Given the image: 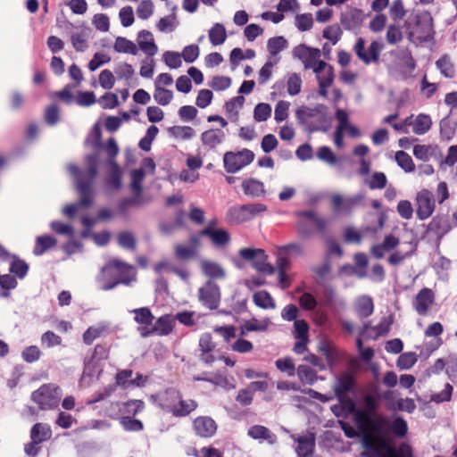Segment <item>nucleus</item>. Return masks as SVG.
<instances>
[{"mask_svg":"<svg viewBox=\"0 0 457 457\" xmlns=\"http://www.w3.org/2000/svg\"><path fill=\"white\" fill-rule=\"evenodd\" d=\"M10 263V272L17 276L19 278H23L29 270V265L15 255H12Z\"/></svg>","mask_w":457,"mask_h":457,"instance_id":"nucleus-46","label":"nucleus"},{"mask_svg":"<svg viewBox=\"0 0 457 457\" xmlns=\"http://www.w3.org/2000/svg\"><path fill=\"white\" fill-rule=\"evenodd\" d=\"M415 204L417 217L421 220L428 219L435 212V200L432 193L427 188H423L417 193Z\"/></svg>","mask_w":457,"mask_h":457,"instance_id":"nucleus-12","label":"nucleus"},{"mask_svg":"<svg viewBox=\"0 0 457 457\" xmlns=\"http://www.w3.org/2000/svg\"><path fill=\"white\" fill-rule=\"evenodd\" d=\"M208 86L212 91H226L232 86V78L227 75H213L208 81Z\"/></svg>","mask_w":457,"mask_h":457,"instance_id":"nucleus-37","label":"nucleus"},{"mask_svg":"<svg viewBox=\"0 0 457 457\" xmlns=\"http://www.w3.org/2000/svg\"><path fill=\"white\" fill-rule=\"evenodd\" d=\"M173 77L168 72H162L154 79V99L162 106L169 105L174 98V93L170 88L173 84Z\"/></svg>","mask_w":457,"mask_h":457,"instance_id":"nucleus-10","label":"nucleus"},{"mask_svg":"<svg viewBox=\"0 0 457 457\" xmlns=\"http://www.w3.org/2000/svg\"><path fill=\"white\" fill-rule=\"evenodd\" d=\"M178 26L177 17L175 15H168L161 18L156 23V29L160 32H172Z\"/></svg>","mask_w":457,"mask_h":457,"instance_id":"nucleus-54","label":"nucleus"},{"mask_svg":"<svg viewBox=\"0 0 457 457\" xmlns=\"http://www.w3.org/2000/svg\"><path fill=\"white\" fill-rule=\"evenodd\" d=\"M52 436L50 427L44 423L35 424L30 431V438L36 443H43L48 440Z\"/></svg>","mask_w":457,"mask_h":457,"instance_id":"nucleus-38","label":"nucleus"},{"mask_svg":"<svg viewBox=\"0 0 457 457\" xmlns=\"http://www.w3.org/2000/svg\"><path fill=\"white\" fill-rule=\"evenodd\" d=\"M210 43L214 46L224 44L228 38L227 29L222 23L216 22L208 30Z\"/></svg>","mask_w":457,"mask_h":457,"instance_id":"nucleus-31","label":"nucleus"},{"mask_svg":"<svg viewBox=\"0 0 457 457\" xmlns=\"http://www.w3.org/2000/svg\"><path fill=\"white\" fill-rule=\"evenodd\" d=\"M254 157V153L247 148L227 152L223 156L224 169L228 173H236L252 163Z\"/></svg>","mask_w":457,"mask_h":457,"instance_id":"nucleus-9","label":"nucleus"},{"mask_svg":"<svg viewBox=\"0 0 457 457\" xmlns=\"http://www.w3.org/2000/svg\"><path fill=\"white\" fill-rule=\"evenodd\" d=\"M97 103L103 109H114L120 104L118 96L112 92H106L97 99Z\"/></svg>","mask_w":457,"mask_h":457,"instance_id":"nucleus-63","label":"nucleus"},{"mask_svg":"<svg viewBox=\"0 0 457 457\" xmlns=\"http://www.w3.org/2000/svg\"><path fill=\"white\" fill-rule=\"evenodd\" d=\"M200 245V238L198 235L190 237L187 245L177 244L174 246V255L176 259L184 261L195 257L197 254Z\"/></svg>","mask_w":457,"mask_h":457,"instance_id":"nucleus-22","label":"nucleus"},{"mask_svg":"<svg viewBox=\"0 0 457 457\" xmlns=\"http://www.w3.org/2000/svg\"><path fill=\"white\" fill-rule=\"evenodd\" d=\"M434 35L433 20L430 16L420 19L410 32V37L415 42H424L432 39Z\"/></svg>","mask_w":457,"mask_h":457,"instance_id":"nucleus-18","label":"nucleus"},{"mask_svg":"<svg viewBox=\"0 0 457 457\" xmlns=\"http://www.w3.org/2000/svg\"><path fill=\"white\" fill-rule=\"evenodd\" d=\"M202 272L211 278H222L225 277V270L216 262L211 260H203L200 262Z\"/></svg>","mask_w":457,"mask_h":457,"instance_id":"nucleus-30","label":"nucleus"},{"mask_svg":"<svg viewBox=\"0 0 457 457\" xmlns=\"http://www.w3.org/2000/svg\"><path fill=\"white\" fill-rule=\"evenodd\" d=\"M169 131L177 140H189L195 135V129L190 126H174Z\"/></svg>","mask_w":457,"mask_h":457,"instance_id":"nucleus-44","label":"nucleus"},{"mask_svg":"<svg viewBox=\"0 0 457 457\" xmlns=\"http://www.w3.org/2000/svg\"><path fill=\"white\" fill-rule=\"evenodd\" d=\"M416 408L414 401L411 398H400L395 403H389L387 409L412 412Z\"/></svg>","mask_w":457,"mask_h":457,"instance_id":"nucleus-51","label":"nucleus"},{"mask_svg":"<svg viewBox=\"0 0 457 457\" xmlns=\"http://www.w3.org/2000/svg\"><path fill=\"white\" fill-rule=\"evenodd\" d=\"M134 314V320L138 324V331L143 337H150L146 330H151L155 320L148 307H141L131 311Z\"/></svg>","mask_w":457,"mask_h":457,"instance_id":"nucleus-20","label":"nucleus"},{"mask_svg":"<svg viewBox=\"0 0 457 457\" xmlns=\"http://www.w3.org/2000/svg\"><path fill=\"white\" fill-rule=\"evenodd\" d=\"M290 105V103L286 100H279L276 104L274 111V119L276 122L280 123L288 118Z\"/></svg>","mask_w":457,"mask_h":457,"instance_id":"nucleus-58","label":"nucleus"},{"mask_svg":"<svg viewBox=\"0 0 457 457\" xmlns=\"http://www.w3.org/2000/svg\"><path fill=\"white\" fill-rule=\"evenodd\" d=\"M117 81L114 71H112L109 69H104L101 71L98 75V82L99 85L106 90H111L114 87L115 83Z\"/></svg>","mask_w":457,"mask_h":457,"instance_id":"nucleus-48","label":"nucleus"},{"mask_svg":"<svg viewBox=\"0 0 457 457\" xmlns=\"http://www.w3.org/2000/svg\"><path fill=\"white\" fill-rule=\"evenodd\" d=\"M200 237H207L211 242L217 247H225L230 242V235L228 231L222 228H217L216 221L212 220L200 231Z\"/></svg>","mask_w":457,"mask_h":457,"instance_id":"nucleus-13","label":"nucleus"},{"mask_svg":"<svg viewBox=\"0 0 457 457\" xmlns=\"http://www.w3.org/2000/svg\"><path fill=\"white\" fill-rule=\"evenodd\" d=\"M294 55L302 61L306 69H312V71L322 62L319 49L312 48L304 45H300L295 47L294 49Z\"/></svg>","mask_w":457,"mask_h":457,"instance_id":"nucleus-15","label":"nucleus"},{"mask_svg":"<svg viewBox=\"0 0 457 457\" xmlns=\"http://www.w3.org/2000/svg\"><path fill=\"white\" fill-rule=\"evenodd\" d=\"M296 374L303 384H312L317 379V374L311 367L307 365H300L296 370Z\"/></svg>","mask_w":457,"mask_h":457,"instance_id":"nucleus-55","label":"nucleus"},{"mask_svg":"<svg viewBox=\"0 0 457 457\" xmlns=\"http://www.w3.org/2000/svg\"><path fill=\"white\" fill-rule=\"evenodd\" d=\"M61 397L60 386L53 383L44 384L32 393V400L42 410H53L58 407Z\"/></svg>","mask_w":457,"mask_h":457,"instance_id":"nucleus-6","label":"nucleus"},{"mask_svg":"<svg viewBox=\"0 0 457 457\" xmlns=\"http://www.w3.org/2000/svg\"><path fill=\"white\" fill-rule=\"evenodd\" d=\"M112 61V57L108 53L96 52L87 64V68L90 71H95L99 67L109 63Z\"/></svg>","mask_w":457,"mask_h":457,"instance_id":"nucleus-52","label":"nucleus"},{"mask_svg":"<svg viewBox=\"0 0 457 457\" xmlns=\"http://www.w3.org/2000/svg\"><path fill=\"white\" fill-rule=\"evenodd\" d=\"M322 35L332 45H336L341 38L342 29L337 24L329 25L324 29Z\"/></svg>","mask_w":457,"mask_h":457,"instance_id":"nucleus-62","label":"nucleus"},{"mask_svg":"<svg viewBox=\"0 0 457 457\" xmlns=\"http://www.w3.org/2000/svg\"><path fill=\"white\" fill-rule=\"evenodd\" d=\"M337 126L335 130L334 142L335 145L341 148L344 145V136L348 135L352 137L361 136L360 129L350 122L349 114L344 109L337 108L335 112Z\"/></svg>","mask_w":457,"mask_h":457,"instance_id":"nucleus-8","label":"nucleus"},{"mask_svg":"<svg viewBox=\"0 0 457 457\" xmlns=\"http://www.w3.org/2000/svg\"><path fill=\"white\" fill-rule=\"evenodd\" d=\"M175 327V319L170 315L165 314L159 317L155 322H154L153 328L151 330H146V334H150V336L157 335V336H168L170 334Z\"/></svg>","mask_w":457,"mask_h":457,"instance_id":"nucleus-23","label":"nucleus"},{"mask_svg":"<svg viewBox=\"0 0 457 457\" xmlns=\"http://www.w3.org/2000/svg\"><path fill=\"white\" fill-rule=\"evenodd\" d=\"M267 206L263 204H248L234 207L229 211L230 220L236 223L247 221L256 215L266 212Z\"/></svg>","mask_w":457,"mask_h":457,"instance_id":"nucleus-11","label":"nucleus"},{"mask_svg":"<svg viewBox=\"0 0 457 457\" xmlns=\"http://www.w3.org/2000/svg\"><path fill=\"white\" fill-rule=\"evenodd\" d=\"M105 330L106 328L104 325L89 327L83 334V342L86 345H91L96 339L99 338Z\"/></svg>","mask_w":457,"mask_h":457,"instance_id":"nucleus-57","label":"nucleus"},{"mask_svg":"<svg viewBox=\"0 0 457 457\" xmlns=\"http://www.w3.org/2000/svg\"><path fill=\"white\" fill-rule=\"evenodd\" d=\"M248 436L253 439L266 440L272 444L275 442V436L264 426L255 425L248 429Z\"/></svg>","mask_w":457,"mask_h":457,"instance_id":"nucleus-40","label":"nucleus"},{"mask_svg":"<svg viewBox=\"0 0 457 457\" xmlns=\"http://www.w3.org/2000/svg\"><path fill=\"white\" fill-rule=\"evenodd\" d=\"M433 125L432 118L429 114L420 112L419 114H411L400 123L393 124V128L396 131L408 133V128H411V131L415 135H424L428 133Z\"/></svg>","mask_w":457,"mask_h":457,"instance_id":"nucleus-7","label":"nucleus"},{"mask_svg":"<svg viewBox=\"0 0 457 457\" xmlns=\"http://www.w3.org/2000/svg\"><path fill=\"white\" fill-rule=\"evenodd\" d=\"M299 218L300 220L296 226V229L298 234L302 237H304L307 234L304 229L305 224H310L315 227L320 232L324 231L328 225V221L324 218L320 217L312 212H301L299 213Z\"/></svg>","mask_w":457,"mask_h":457,"instance_id":"nucleus-19","label":"nucleus"},{"mask_svg":"<svg viewBox=\"0 0 457 457\" xmlns=\"http://www.w3.org/2000/svg\"><path fill=\"white\" fill-rule=\"evenodd\" d=\"M225 137L223 130L219 129H210L201 135L203 144L208 147L213 148L220 145Z\"/></svg>","mask_w":457,"mask_h":457,"instance_id":"nucleus-34","label":"nucleus"},{"mask_svg":"<svg viewBox=\"0 0 457 457\" xmlns=\"http://www.w3.org/2000/svg\"><path fill=\"white\" fill-rule=\"evenodd\" d=\"M199 300L211 310L218 308L220 301V287L213 282L208 281L199 289Z\"/></svg>","mask_w":457,"mask_h":457,"instance_id":"nucleus-16","label":"nucleus"},{"mask_svg":"<svg viewBox=\"0 0 457 457\" xmlns=\"http://www.w3.org/2000/svg\"><path fill=\"white\" fill-rule=\"evenodd\" d=\"M242 189L245 195L253 198L261 197L266 194L263 182L253 178H248L243 180Z\"/></svg>","mask_w":457,"mask_h":457,"instance_id":"nucleus-28","label":"nucleus"},{"mask_svg":"<svg viewBox=\"0 0 457 457\" xmlns=\"http://www.w3.org/2000/svg\"><path fill=\"white\" fill-rule=\"evenodd\" d=\"M87 170L80 171L77 167L71 166L70 170L76 179V189L79 196L77 204H67L62 209V213L72 218L81 210L90 207L94 203L93 181L97 173V157L90 155L87 157Z\"/></svg>","mask_w":457,"mask_h":457,"instance_id":"nucleus-2","label":"nucleus"},{"mask_svg":"<svg viewBox=\"0 0 457 457\" xmlns=\"http://www.w3.org/2000/svg\"><path fill=\"white\" fill-rule=\"evenodd\" d=\"M354 386V378L350 373H344L338 378L335 386V394L341 399Z\"/></svg>","mask_w":457,"mask_h":457,"instance_id":"nucleus-36","label":"nucleus"},{"mask_svg":"<svg viewBox=\"0 0 457 457\" xmlns=\"http://www.w3.org/2000/svg\"><path fill=\"white\" fill-rule=\"evenodd\" d=\"M314 448V439L312 437H301L298 439L297 453L301 457L310 455Z\"/></svg>","mask_w":457,"mask_h":457,"instance_id":"nucleus-64","label":"nucleus"},{"mask_svg":"<svg viewBox=\"0 0 457 457\" xmlns=\"http://www.w3.org/2000/svg\"><path fill=\"white\" fill-rule=\"evenodd\" d=\"M365 408L354 410L353 419L363 434L362 444L366 449L375 452L379 457H414L411 446L402 443L395 449L388 444L386 438L375 435L372 431L380 430L387 420L380 415H375L378 408V401L372 395L363 396Z\"/></svg>","mask_w":457,"mask_h":457,"instance_id":"nucleus-1","label":"nucleus"},{"mask_svg":"<svg viewBox=\"0 0 457 457\" xmlns=\"http://www.w3.org/2000/svg\"><path fill=\"white\" fill-rule=\"evenodd\" d=\"M239 255L245 260L253 261L258 270L268 274L273 272V267L266 262V255L263 250L244 248L239 251Z\"/></svg>","mask_w":457,"mask_h":457,"instance_id":"nucleus-17","label":"nucleus"},{"mask_svg":"<svg viewBox=\"0 0 457 457\" xmlns=\"http://www.w3.org/2000/svg\"><path fill=\"white\" fill-rule=\"evenodd\" d=\"M155 6L152 0H142L137 6L136 13L139 20L147 21L154 14Z\"/></svg>","mask_w":457,"mask_h":457,"instance_id":"nucleus-42","label":"nucleus"},{"mask_svg":"<svg viewBox=\"0 0 457 457\" xmlns=\"http://www.w3.org/2000/svg\"><path fill=\"white\" fill-rule=\"evenodd\" d=\"M400 244V240L397 237L388 234L386 235L382 243L373 245L371 248V253L376 258H382L384 257L386 253L391 252L395 248H396Z\"/></svg>","mask_w":457,"mask_h":457,"instance_id":"nucleus-26","label":"nucleus"},{"mask_svg":"<svg viewBox=\"0 0 457 457\" xmlns=\"http://www.w3.org/2000/svg\"><path fill=\"white\" fill-rule=\"evenodd\" d=\"M57 244V241L54 237L49 235L39 236L36 238L35 246H34V253L36 255H41L45 253L46 251L54 247Z\"/></svg>","mask_w":457,"mask_h":457,"instance_id":"nucleus-39","label":"nucleus"},{"mask_svg":"<svg viewBox=\"0 0 457 457\" xmlns=\"http://www.w3.org/2000/svg\"><path fill=\"white\" fill-rule=\"evenodd\" d=\"M390 430L395 436L403 437L408 433L407 422L403 418L396 417L390 423Z\"/></svg>","mask_w":457,"mask_h":457,"instance_id":"nucleus-61","label":"nucleus"},{"mask_svg":"<svg viewBox=\"0 0 457 457\" xmlns=\"http://www.w3.org/2000/svg\"><path fill=\"white\" fill-rule=\"evenodd\" d=\"M245 99L243 96H237L228 100L224 104L226 115L232 120H237L239 112L242 110Z\"/></svg>","mask_w":457,"mask_h":457,"instance_id":"nucleus-33","label":"nucleus"},{"mask_svg":"<svg viewBox=\"0 0 457 457\" xmlns=\"http://www.w3.org/2000/svg\"><path fill=\"white\" fill-rule=\"evenodd\" d=\"M183 61L187 63L195 62L200 55V47L196 44H190L183 47L181 51Z\"/></svg>","mask_w":457,"mask_h":457,"instance_id":"nucleus-59","label":"nucleus"},{"mask_svg":"<svg viewBox=\"0 0 457 457\" xmlns=\"http://www.w3.org/2000/svg\"><path fill=\"white\" fill-rule=\"evenodd\" d=\"M162 61L170 69H179L182 66L181 54L175 51H165L162 54Z\"/></svg>","mask_w":457,"mask_h":457,"instance_id":"nucleus-50","label":"nucleus"},{"mask_svg":"<svg viewBox=\"0 0 457 457\" xmlns=\"http://www.w3.org/2000/svg\"><path fill=\"white\" fill-rule=\"evenodd\" d=\"M194 428L200 436L210 437L215 434L217 426L211 418L198 417L194 420Z\"/></svg>","mask_w":457,"mask_h":457,"instance_id":"nucleus-27","label":"nucleus"},{"mask_svg":"<svg viewBox=\"0 0 457 457\" xmlns=\"http://www.w3.org/2000/svg\"><path fill=\"white\" fill-rule=\"evenodd\" d=\"M136 44L138 47V51L141 50L149 57L154 56L159 51L153 33L146 29L138 31Z\"/></svg>","mask_w":457,"mask_h":457,"instance_id":"nucleus-21","label":"nucleus"},{"mask_svg":"<svg viewBox=\"0 0 457 457\" xmlns=\"http://www.w3.org/2000/svg\"><path fill=\"white\" fill-rule=\"evenodd\" d=\"M302 78L297 73H289L286 79L287 92L290 96H296L302 89Z\"/></svg>","mask_w":457,"mask_h":457,"instance_id":"nucleus-45","label":"nucleus"},{"mask_svg":"<svg viewBox=\"0 0 457 457\" xmlns=\"http://www.w3.org/2000/svg\"><path fill=\"white\" fill-rule=\"evenodd\" d=\"M355 310L361 317L370 316L374 311V304L371 297L367 295L358 297L355 302Z\"/></svg>","mask_w":457,"mask_h":457,"instance_id":"nucleus-41","label":"nucleus"},{"mask_svg":"<svg viewBox=\"0 0 457 457\" xmlns=\"http://www.w3.org/2000/svg\"><path fill=\"white\" fill-rule=\"evenodd\" d=\"M297 120L308 127L311 130H328L330 127L327 107L324 104H317L314 107L300 106L295 111Z\"/></svg>","mask_w":457,"mask_h":457,"instance_id":"nucleus-4","label":"nucleus"},{"mask_svg":"<svg viewBox=\"0 0 457 457\" xmlns=\"http://www.w3.org/2000/svg\"><path fill=\"white\" fill-rule=\"evenodd\" d=\"M361 201V197H344L333 195L330 197L332 210L337 213H347Z\"/></svg>","mask_w":457,"mask_h":457,"instance_id":"nucleus-25","label":"nucleus"},{"mask_svg":"<svg viewBox=\"0 0 457 457\" xmlns=\"http://www.w3.org/2000/svg\"><path fill=\"white\" fill-rule=\"evenodd\" d=\"M318 65L313 71L316 74L319 84V94L322 97H328V88L334 82V70L332 66L325 62H321Z\"/></svg>","mask_w":457,"mask_h":457,"instance_id":"nucleus-14","label":"nucleus"},{"mask_svg":"<svg viewBox=\"0 0 457 457\" xmlns=\"http://www.w3.org/2000/svg\"><path fill=\"white\" fill-rule=\"evenodd\" d=\"M256 54L253 49L243 50L239 47L234 48L229 55L230 62L233 65L238 64L243 60H250L255 57Z\"/></svg>","mask_w":457,"mask_h":457,"instance_id":"nucleus-47","label":"nucleus"},{"mask_svg":"<svg viewBox=\"0 0 457 457\" xmlns=\"http://www.w3.org/2000/svg\"><path fill=\"white\" fill-rule=\"evenodd\" d=\"M118 16L121 26L124 28H129L135 22V13L132 6L130 5H126L120 8Z\"/></svg>","mask_w":457,"mask_h":457,"instance_id":"nucleus-60","label":"nucleus"},{"mask_svg":"<svg viewBox=\"0 0 457 457\" xmlns=\"http://www.w3.org/2000/svg\"><path fill=\"white\" fill-rule=\"evenodd\" d=\"M272 113V108L270 104L259 103L253 108V120L256 122L267 121Z\"/></svg>","mask_w":457,"mask_h":457,"instance_id":"nucleus-43","label":"nucleus"},{"mask_svg":"<svg viewBox=\"0 0 457 457\" xmlns=\"http://www.w3.org/2000/svg\"><path fill=\"white\" fill-rule=\"evenodd\" d=\"M434 302V292L429 288H423L417 294L413 305L419 314L425 315L433 305Z\"/></svg>","mask_w":457,"mask_h":457,"instance_id":"nucleus-24","label":"nucleus"},{"mask_svg":"<svg viewBox=\"0 0 457 457\" xmlns=\"http://www.w3.org/2000/svg\"><path fill=\"white\" fill-rule=\"evenodd\" d=\"M161 406L176 417L187 416L197 407L195 401L183 399L179 391L167 389L159 395Z\"/></svg>","mask_w":457,"mask_h":457,"instance_id":"nucleus-3","label":"nucleus"},{"mask_svg":"<svg viewBox=\"0 0 457 457\" xmlns=\"http://www.w3.org/2000/svg\"><path fill=\"white\" fill-rule=\"evenodd\" d=\"M109 276H114L117 280L109 286H104V289L108 290L114 287L119 283L129 285L136 278V272L133 266L114 259L110 261L102 270L103 279Z\"/></svg>","mask_w":457,"mask_h":457,"instance_id":"nucleus-5","label":"nucleus"},{"mask_svg":"<svg viewBox=\"0 0 457 457\" xmlns=\"http://www.w3.org/2000/svg\"><path fill=\"white\" fill-rule=\"evenodd\" d=\"M254 303L262 309L275 308V303L269 293L266 291H259L253 295Z\"/></svg>","mask_w":457,"mask_h":457,"instance_id":"nucleus-56","label":"nucleus"},{"mask_svg":"<svg viewBox=\"0 0 457 457\" xmlns=\"http://www.w3.org/2000/svg\"><path fill=\"white\" fill-rule=\"evenodd\" d=\"M145 408V403L142 400H129L119 404V413L120 417H133L141 412Z\"/></svg>","mask_w":457,"mask_h":457,"instance_id":"nucleus-35","label":"nucleus"},{"mask_svg":"<svg viewBox=\"0 0 457 457\" xmlns=\"http://www.w3.org/2000/svg\"><path fill=\"white\" fill-rule=\"evenodd\" d=\"M113 50L118 54L137 55L138 47L135 42L125 37H117L113 43Z\"/></svg>","mask_w":457,"mask_h":457,"instance_id":"nucleus-32","label":"nucleus"},{"mask_svg":"<svg viewBox=\"0 0 457 457\" xmlns=\"http://www.w3.org/2000/svg\"><path fill=\"white\" fill-rule=\"evenodd\" d=\"M395 160L405 172H412L415 170L414 162L407 153L397 151L395 154Z\"/></svg>","mask_w":457,"mask_h":457,"instance_id":"nucleus-49","label":"nucleus"},{"mask_svg":"<svg viewBox=\"0 0 457 457\" xmlns=\"http://www.w3.org/2000/svg\"><path fill=\"white\" fill-rule=\"evenodd\" d=\"M114 73L117 79V81H122L126 85H129V83L136 77V71L132 64L127 62H120L114 67Z\"/></svg>","mask_w":457,"mask_h":457,"instance_id":"nucleus-29","label":"nucleus"},{"mask_svg":"<svg viewBox=\"0 0 457 457\" xmlns=\"http://www.w3.org/2000/svg\"><path fill=\"white\" fill-rule=\"evenodd\" d=\"M214 95L211 89L203 88L197 92L195 105L200 109H205L212 104Z\"/></svg>","mask_w":457,"mask_h":457,"instance_id":"nucleus-53","label":"nucleus"}]
</instances>
